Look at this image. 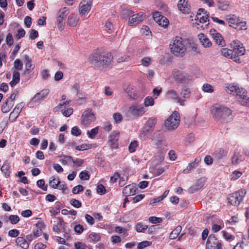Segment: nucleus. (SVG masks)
Wrapping results in <instances>:
<instances>
[{
	"label": "nucleus",
	"instance_id": "obj_1",
	"mask_svg": "<svg viewBox=\"0 0 249 249\" xmlns=\"http://www.w3.org/2000/svg\"><path fill=\"white\" fill-rule=\"evenodd\" d=\"M89 59L95 69L101 71L110 68L112 65L113 56L109 52H95L91 54Z\"/></svg>",
	"mask_w": 249,
	"mask_h": 249
},
{
	"label": "nucleus",
	"instance_id": "obj_27",
	"mask_svg": "<svg viewBox=\"0 0 249 249\" xmlns=\"http://www.w3.org/2000/svg\"><path fill=\"white\" fill-rule=\"evenodd\" d=\"M16 242L24 249H27L29 248L28 241L22 237H18L16 240Z\"/></svg>",
	"mask_w": 249,
	"mask_h": 249
},
{
	"label": "nucleus",
	"instance_id": "obj_57",
	"mask_svg": "<svg viewBox=\"0 0 249 249\" xmlns=\"http://www.w3.org/2000/svg\"><path fill=\"white\" fill-rule=\"evenodd\" d=\"M70 204L74 207L76 208H79L81 207V203L76 199H72L70 201Z\"/></svg>",
	"mask_w": 249,
	"mask_h": 249
},
{
	"label": "nucleus",
	"instance_id": "obj_7",
	"mask_svg": "<svg viewBox=\"0 0 249 249\" xmlns=\"http://www.w3.org/2000/svg\"><path fill=\"white\" fill-rule=\"evenodd\" d=\"M231 47L232 48L233 54L234 56V61L235 62L239 61V58H238V56L244 55L246 51L243 44L239 41L235 40L231 43Z\"/></svg>",
	"mask_w": 249,
	"mask_h": 249
},
{
	"label": "nucleus",
	"instance_id": "obj_10",
	"mask_svg": "<svg viewBox=\"0 0 249 249\" xmlns=\"http://www.w3.org/2000/svg\"><path fill=\"white\" fill-rule=\"evenodd\" d=\"M209 17H201L199 19L198 17H195V22H193L194 27L197 29H204L209 24L208 18Z\"/></svg>",
	"mask_w": 249,
	"mask_h": 249
},
{
	"label": "nucleus",
	"instance_id": "obj_20",
	"mask_svg": "<svg viewBox=\"0 0 249 249\" xmlns=\"http://www.w3.org/2000/svg\"><path fill=\"white\" fill-rule=\"evenodd\" d=\"M49 93V89H44L40 92L37 93L33 98L32 101L34 102H38L43 100L48 95Z\"/></svg>",
	"mask_w": 249,
	"mask_h": 249
},
{
	"label": "nucleus",
	"instance_id": "obj_13",
	"mask_svg": "<svg viewBox=\"0 0 249 249\" xmlns=\"http://www.w3.org/2000/svg\"><path fill=\"white\" fill-rule=\"evenodd\" d=\"M91 1L90 0H83L80 4L79 12L82 15L88 14L91 9Z\"/></svg>",
	"mask_w": 249,
	"mask_h": 249
},
{
	"label": "nucleus",
	"instance_id": "obj_31",
	"mask_svg": "<svg viewBox=\"0 0 249 249\" xmlns=\"http://www.w3.org/2000/svg\"><path fill=\"white\" fill-rule=\"evenodd\" d=\"M144 17H135V18H133V17H132L131 18H129L128 24L132 26H136L144 19Z\"/></svg>",
	"mask_w": 249,
	"mask_h": 249
},
{
	"label": "nucleus",
	"instance_id": "obj_51",
	"mask_svg": "<svg viewBox=\"0 0 249 249\" xmlns=\"http://www.w3.org/2000/svg\"><path fill=\"white\" fill-rule=\"evenodd\" d=\"M9 220L12 224H16L19 221V218L18 215H10L8 217Z\"/></svg>",
	"mask_w": 249,
	"mask_h": 249
},
{
	"label": "nucleus",
	"instance_id": "obj_56",
	"mask_svg": "<svg viewBox=\"0 0 249 249\" xmlns=\"http://www.w3.org/2000/svg\"><path fill=\"white\" fill-rule=\"evenodd\" d=\"M23 67V64L20 59H17L14 62V68L17 70H21Z\"/></svg>",
	"mask_w": 249,
	"mask_h": 249
},
{
	"label": "nucleus",
	"instance_id": "obj_35",
	"mask_svg": "<svg viewBox=\"0 0 249 249\" xmlns=\"http://www.w3.org/2000/svg\"><path fill=\"white\" fill-rule=\"evenodd\" d=\"M182 227L178 226L170 234L169 237L171 239H176L181 231Z\"/></svg>",
	"mask_w": 249,
	"mask_h": 249
},
{
	"label": "nucleus",
	"instance_id": "obj_2",
	"mask_svg": "<svg viewBox=\"0 0 249 249\" xmlns=\"http://www.w3.org/2000/svg\"><path fill=\"white\" fill-rule=\"evenodd\" d=\"M211 112L214 119L220 122H229L233 118L232 110L224 105L215 104L212 107Z\"/></svg>",
	"mask_w": 249,
	"mask_h": 249
},
{
	"label": "nucleus",
	"instance_id": "obj_28",
	"mask_svg": "<svg viewBox=\"0 0 249 249\" xmlns=\"http://www.w3.org/2000/svg\"><path fill=\"white\" fill-rule=\"evenodd\" d=\"M199 39L204 47H209L212 45L211 42L204 34L198 35Z\"/></svg>",
	"mask_w": 249,
	"mask_h": 249
},
{
	"label": "nucleus",
	"instance_id": "obj_18",
	"mask_svg": "<svg viewBox=\"0 0 249 249\" xmlns=\"http://www.w3.org/2000/svg\"><path fill=\"white\" fill-rule=\"evenodd\" d=\"M178 9L184 14H188L190 12V6L187 0H179L178 3Z\"/></svg>",
	"mask_w": 249,
	"mask_h": 249
},
{
	"label": "nucleus",
	"instance_id": "obj_3",
	"mask_svg": "<svg viewBox=\"0 0 249 249\" xmlns=\"http://www.w3.org/2000/svg\"><path fill=\"white\" fill-rule=\"evenodd\" d=\"M225 90L229 93L236 95L237 99L243 106L249 107V97L247 91L238 86L229 85L225 87Z\"/></svg>",
	"mask_w": 249,
	"mask_h": 249
},
{
	"label": "nucleus",
	"instance_id": "obj_5",
	"mask_svg": "<svg viewBox=\"0 0 249 249\" xmlns=\"http://www.w3.org/2000/svg\"><path fill=\"white\" fill-rule=\"evenodd\" d=\"M180 117L177 111H174L165 121V126L169 130L176 129L179 124Z\"/></svg>",
	"mask_w": 249,
	"mask_h": 249
},
{
	"label": "nucleus",
	"instance_id": "obj_53",
	"mask_svg": "<svg viewBox=\"0 0 249 249\" xmlns=\"http://www.w3.org/2000/svg\"><path fill=\"white\" fill-rule=\"evenodd\" d=\"M71 133L74 136H78L81 135V131L77 126H75L71 128Z\"/></svg>",
	"mask_w": 249,
	"mask_h": 249
},
{
	"label": "nucleus",
	"instance_id": "obj_33",
	"mask_svg": "<svg viewBox=\"0 0 249 249\" xmlns=\"http://www.w3.org/2000/svg\"><path fill=\"white\" fill-rule=\"evenodd\" d=\"M24 57L26 61L25 64L26 70L24 72H26L27 71L29 73L32 70L34 69V66H33V65L32 64V60L28 55H26Z\"/></svg>",
	"mask_w": 249,
	"mask_h": 249
},
{
	"label": "nucleus",
	"instance_id": "obj_46",
	"mask_svg": "<svg viewBox=\"0 0 249 249\" xmlns=\"http://www.w3.org/2000/svg\"><path fill=\"white\" fill-rule=\"evenodd\" d=\"M202 90L205 92L211 93L213 91V86L209 84L205 83L202 87Z\"/></svg>",
	"mask_w": 249,
	"mask_h": 249
},
{
	"label": "nucleus",
	"instance_id": "obj_8",
	"mask_svg": "<svg viewBox=\"0 0 249 249\" xmlns=\"http://www.w3.org/2000/svg\"><path fill=\"white\" fill-rule=\"evenodd\" d=\"M175 81L179 83L188 84L193 80V76L188 73L178 71L174 74Z\"/></svg>",
	"mask_w": 249,
	"mask_h": 249
},
{
	"label": "nucleus",
	"instance_id": "obj_61",
	"mask_svg": "<svg viewBox=\"0 0 249 249\" xmlns=\"http://www.w3.org/2000/svg\"><path fill=\"white\" fill-rule=\"evenodd\" d=\"M69 13L70 11L68 8L63 7L59 10L58 16H67Z\"/></svg>",
	"mask_w": 249,
	"mask_h": 249
},
{
	"label": "nucleus",
	"instance_id": "obj_25",
	"mask_svg": "<svg viewBox=\"0 0 249 249\" xmlns=\"http://www.w3.org/2000/svg\"><path fill=\"white\" fill-rule=\"evenodd\" d=\"M12 80L10 82L9 84L11 87H14L20 80V73L17 71H14L13 72Z\"/></svg>",
	"mask_w": 249,
	"mask_h": 249
},
{
	"label": "nucleus",
	"instance_id": "obj_49",
	"mask_svg": "<svg viewBox=\"0 0 249 249\" xmlns=\"http://www.w3.org/2000/svg\"><path fill=\"white\" fill-rule=\"evenodd\" d=\"M154 103V99L152 97L148 96L144 100V104L146 107L153 106Z\"/></svg>",
	"mask_w": 249,
	"mask_h": 249
},
{
	"label": "nucleus",
	"instance_id": "obj_38",
	"mask_svg": "<svg viewBox=\"0 0 249 249\" xmlns=\"http://www.w3.org/2000/svg\"><path fill=\"white\" fill-rule=\"evenodd\" d=\"M79 21V18L77 17H69L68 19V24L69 26H75Z\"/></svg>",
	"mask_w": 249,
	"mask_h": 249
},
{
	"label": "nucleus",
	"instance_id": "obj_50",
	"mask_svg": "<svg viewBox=\"0 0 249 249\" xmlns=\"http://www.w3.org/2000/svg\"><path fill=\"white\" fill-rule=\"evenodd\" d=\"M37 186L43 191H47V186L45 185V181L43 179H39L36 182Z\"/></svg>",
	"mask_w": 249,
	"mask_h": 249
},
{
	"label": "nucleus",
	"instance_id": "obj_19",
	"mask_svg": "<svg viewBox=\"0 0 249 249\" xmlns=\"http://www.w3.org/2000/svg\"><path fill=\"white\" fill-rule=\"evenodd\" d=\"M154 20L158 25L164 28L169 24V19L166 17H152Z\"/></svg>",
	"mask_w": 249,
	"mask_h": 249
},
{
	"label": "nucleus",
	"instance_id": "obj_17",
	"mask_svg": "<svg viewBox=\"0 0 249 249\" xmlns=\"http://www.w3.org/2000/svg\"><path fill=\"white\" fill-rule=\"evenodd\" d=\"M119 138V132L118 131H113L108 137V141L110 143V146L112 148H117L118 147V141Z\"/></svg>",
	"mask_w": 249,
	"mask_h": 249
},
{
	"label": "nucleus",
	"instance_id": "obj_32",
	"mask_svg": "<svg viewBox=\"0 0 249 249\" xmlns=\"http://www.w3.org/2000/svg\"><path fill=\"white\" fill-rule=\"evenodd\" d=\"M221 54L225 57L234 59L232 49H228L227 48H223L221 50Z\"/></svg>",
	"mask_w": 249,
	"mask_h": 249
},
{
	"label": "nucleus",
	"instance_id": "obj_40",
	"mask_svg": "<svg viewBox=\"0 0 249 249\" xmlns=\"http://www.w3.org/2000/svg\"><path fill=\"white\" fill-rule=\"evenodd\" d=\"M243 158L241 156L234 154L231 158V162L233 164H239L242 161Z\"/></svg>",
	"mask_w": 249,
	"mask_h": 249
},
{
	"label": "nucleus",
	"instance_id": "obj_11",
	"mask_svg": "<svg viewBox=\"0 0 249 249\" xmlns=\"http://www.w3.org/2000/svg\"><path fill=\"white\" fill-rule=\"evenodd\" d=\"M228 21L229 26L236 29L242 30L246 24L245 22L240 21L237 17H231Z\"/></svg>",
	"mask_w": 249,
	"mask_h": 249
},
{
	"label": "nucleus",
	"instance_id": "obj_15",
	"mask_svg": "<svg viewBox=\"0 0 249 249\" xmlns=\"http://www.w3.org/2000/svg\"><path fill=\"white\" fill-rule=\"evenodd\" d=\"M166 97L174 100L176 102L180 104V105H184V100L181 99L179 96L176 91L174 89H170L166 93Z\"/></svg>",
	"mask_w": 249,
	"mask_h": 249
},
{
	"label": "nucleus",
	"instance_id": "obj_4",
	"mask_svg": "<svg viewBox=\"0 0 249 249\" xmlns=\"http://www.w3.org/2000/svg\"><path fill=\"white\" fill-rule=\"evenodd\" d=\"M171 52L178 56H182L186 52V48L182 43L181 37L176 36L170 44Z\"/></svg>",
	"mask_w": 249,
	"mask_h": 249
},
{
	"label": "nucleus",
	"instance_id": "obj_43",
	"mask_svg": "<svg viewBox=\"0 0 249 249\" xmlns=\"http://www.w3.org/2000/svg\"><path fill=\"white\" fill-rule=\"evenodd\" d=\"M73 159L71 156H64L63 158L60 160V162L63 165H66L72 162Z\"/></svg>",
	"mask_w": 249,
	"mask_h": 249
},
{
	"label": "nucleus",
	"instance_id": "obj_29",
	"mask_svg": "<svg viewBox=\"0 0 249 249\" xmlns=\"http://www.w3.org/2000/svg\"><path fill=\"white\" fill-rule=\"evenodd\" d=\"M14 103L12 101L9 102V99H7L6 101L3 103L1 106V111L3 113L8 112L13 107Z\"/></svg>",
	"mask_w": 249,
	"mask_h": 249
},
{
	"label": "nucleus",
	"instance_id": "obj_45",
	"mask_svg": "<svg viewBox=\"0 0 249 249\" xmlns=\"http://www.w3.org/2000/svg\"><path fill=\"white\" fill-rule=\"evenodd\" d=\"M62 114L65 117H69L73 112V109L71 107H69L67 109L65 108L60 109Z\"/></svg>",
	"mask_w": 249,
	"mask_h": 249
},
{
	"label": "nucleus",
	"instance_id": "obj_34",
	"mask_svg": "<svg viewBox=\"0 0 249 249\" xmlns=\"http://www.w3.org/2000/svg\"><path fill=\"white\" fill-rule=\"evenodd\" d=\"M227 151L222 148H220L214 152V156L217 159H221L226 156Z\"/></svg>",
	"mask_w": 249,
	"mask_h": 249
},
{
	"label": "nucleus",
	"instance_id": "obj_63",
	"mask_svg": "<svg viewBox=\"0 0 249 249\" xmlns=\"http://www.w3.org/2000/svg\"><path fill=\"white\" fill-rule=\"evenodd\" d=\"M190 90L188 89L183 90L180 93V95L185 99L189 98L190 97Z\"/></svg>",
	"mask_w": 249,
	"mask_h": 249
},
{
	"label": "nucleus",
	"instance_id": "obj_58",
	"mask_svg": "<svg viewBox=\"0 0 249 249\" xmlns=\"http://www.w3.org/2000/svg\"><path fill=\"white\" fill-rule=\"evenodd\" d=\"M91 145L89 144H82L79 146H76L75 149L77 150H86L90 148Z\"/></svg>",
	"mask_w": 249,
	"mask_h": 249
},
{
	"label": "nucleus",
	"instance_id": "obj_52",
	"mask_svg": "<svg viewBox=\"0 0 249 249\" xmlns=\"http://www.w3.org/2000/svg\"><path fill=\"white\" fill-rule=\"evenodd\" d=\"M137 146H138L137 141H133V142H132L130 143V144L128 147L129 152L130 153H132V152H134V151H135L136 148L137 147Z\"/></svg>",
	"mask_w": 249,
	"mask_h": 249
},
{
	"label": "nucleus",
	"instance_id": "obj_9",
	"mask_svg": "<svg viewBox=\"0 0 249 249\" xmlns=\"http://www.w3.org/2000/svg\"><path fill=\"white\" fill-rule=\"evenodd\" d=\"M206 249H222L221 243L213 234L209 236Z\"/></svg>",
	"mask_w": 249,
	"mask_h": 249
},
{
	"label": "nucleus",
	"instance_id": "obj_37",
	"mask_svg": "<svg viewBox=\"0 0 249 249\" xmlns=\"http://www.w3.org/2000/svg\"><path fill=\"white\" fill-rule=\"evenodd\" d=\"M65 17H57V26L60 30H62L64 29L65 24Z\"/></svg>",
	"mask_w": 249,
	"mask_h": 249
},
{
	"label": "nucleus",
	"instance_id": "obj_21",
	"mask_svg": "<svg viewBox=\"0 0 249 249\" xmlns=\"http://www.w3.org/2000/svg\"><path fill=\"white\" fill-rule=\"evenodd\" d=\"M137 188L133 184H130L125 186L123 191V194L124 196H133L136 194Z\"/></svg>",
	"mask_w": 249,
	"mask_h": 249
},
{
	"label": "nucleus",
	"instance_id": "obj_47",
	"mask_svg": "<svg viewBox=\"0 0 249 249\" xmlns=\"http://www.w3.org/2000/svg\"><path fill=\"white\" fill-rule=\"evenodd\" d=\"M123 16H143V14L142 13H136L133 14V12L131 10H124L122 14Z\"/></svg>",
	"mask_w": 249,
	"mask_h": 249
},
{
	"label": "nucleus",
	"instance_id": "obj_23",
	"mask_svg": "<svg viewBox=\"0 0 249 249\" xmlns=\"http://www.w3.org/2000/svg\"><path fill=\"white\" fill-rule=\"evenodd\" d=\"M154 130V128L146 126V124L144 129L141 131L140 136L142 139L146 140L149 137V135Z\"/></svg>",
	"mask_w": 249,
	"mask_h": 249
},
{
	"label": "nucleus",
	"instance_id": "obj_42",
	"mask_svg": "<svg viewBox=\"0 0 249 249\" xmlns=\"http://www.w3.org/2000/svg\"><path fill=\"white\" fill-rule=\"evenodd\" d=\"M56 219L57 224L53 226V231L57 232L60 230L59 226H62L64 221L62 218L60 217H57L56 218Z\"/></svg>",
	"mask_w": 249,
	"mask_h": 249
},
{
	"label": "nucleus",
	"instance_id": "obj_6",
	"mask_svg": "<svg viewBox=\"0 0 249 249\" xmlns=\"http://www.w3.org/2000/svg\"><path fill=\"white\" fill-rule=\"evenodd\" d=\"M246 194L245 190H240L229 195V202L233 206H239Z\"/></svg>",
	"mask_w": 249,
	"mask_h": 249
},
{
	"label": "nucleus",
	"instance_id": "obj_26",
	"mask_svg": "<svg viewBox=\"0 0 249 249\" xmlns=\"http://www.w3.org/2000/svg\"><path fill=\"white\" fill-rule=\"evenodd\" d=\"M213 39L215 43L221 47H223L225 45V41L223 38L219 33H216L213 34Z\"/></svg>",
	"mask_w": 249,
	"mask_h": 249
},
{
	"label": "nucleus",
	"instance_id": "obj_24",
	"mask_svg": "<svg viewBox=\"0 0 249 249\" xmlns=\"http://www.w3.org/2000/svg\"><path fill=\"white\" fill-rule=\"evenodd\" d=\"M125 91L131 98L136 99L138 98V92L132 86H129L125 89Z\"/></svg>",
	"mask_w": 249,
	"mask_h": 249
},
{
	"label": "nucleus",
	"instance_id": "obj_55",
	"mask_svg": "<svg viewBox=\"0 0 249 249\" xmlns=\"http://www.w3.org/2000/svg\"><path fill=\"white\" fill-rule=\"evenodd\" d=\"M142 32L144 36H147L148 37L151 36V32L147 26H142Z\"/></svg>",
	"mask_w": 249,
	"mask_h": 249
},
{
	"label": "nucleus",
	"instance_id": "obj_14",
	"mask_svg": "<svg viewBox=\"0 0 249 249\" xmlns=\"http://www.w3.org/2000/svg\"><path fill=\"white\" fill-rule=\"evenodd\" d=\"M23 107V103H20L17 105L12 112L10 114L9 120L10 121L14 122L19 115L22 108Z\"/></svg>",
	"mask_w": 249,
	"mask_h": 249
},
{
	"label": "nucleus",
	"instance_id": "obj_54",
	"mask_svg": "<svg viewBox=\"0 0 249 249\" xmlns=\"http://www.w3.org/2000/svg\"><path fill=\"white\" fill-rule=\"evenodd\" d=\"M98 128L96 127L92 129L90 131H88L87 132L88 136L91 139L94 138L96 135L98 133Z\"/></svg>",
	"mask_w": 249,
	"mask_h": 249
},
{
	"label": "nucleus",
	"instance_id": "obj_39",
	"mask_svg": "<svg viewBox=\"0 0 249 249\" xmlns=\"http://www.w3.org/2000/svg\"><path fill=\"white\" fill-rule=\"evenodd\" d=\"M217 6L221 10H227L229 7V4L226 1H219L217 2Z\"/></svg>",
	"mask_w": 249,
	"mask_h": 249
},
{
	"label": "nucleus",
	"instance_id": "obj_60",
	"mask_svg": "<svg viewBox=\"0 0 249 249\" xmlns=\"http://www.w3.org/2000/svg\"><path fill=\"white\" fill-rule=\"evenodd\" d=\"M79 178L81 180H87L89 178V175L87 171H82L79 174Z\"/></svg>",
	"mask_w": 249,
	"mask_h": 249
},
{
	"label": "nucleus",
	"instance_id": "obj_30",
	"mask_svg": "<svg viewBox=\"0 0 249 249\" xmlns=\"http://www.w3.org/2000/svg\"><path fill=\"white\" fill-rule=\"evenodd\" d=\"M10 163L7 160L5 161L1 168V171L6 178L10 176Z\"/></svg>",
	"mask_w": 249,
	"mask_h": 249
},
{
	"label": "nucleus",
	"instance_id": "obj_16",
	"mask_svg": "<svg viewBox=\"0 0 249 249\" xmlns=\"http://www.w3.org/2000/svg\"><path fill=\"white\" fill-rule=\"evenodd\" d=\"M205 179L204 178H200L196 180L195 184L188 189V192L193 194L200 189L204 185Z\"/></svg>",
	"mask_w": 249,
	"mask_h": 249
},
{
	"label": "nucleus",
	"instance_id": "obj_59",
	"mask_svg": "<svg viewBox=\"0 0 249 249\" xmlns=\"http://www.w3.org/2000/svg\"><path fill=\"white\" fill-rule=\"evenodd\" d=\"M84 190V187L81 185H78L73 188L72 192L74 194H77Z\"/></svg>",
	"mask_w": 249,
	"mask_h": 249
},
{
	"label": "nucleus",
	"instance_id": "obj_22",
	"mask_svg": "<svg viewBox=\"0 0 249 249\" xmlns=\"http://www.w3.org/2000/svg\"><path fill=\"white\" fill-rule=\"evenodd\" d=\"M131 114L133 116L138 117L142 116L145 112V108L143 107L133 106L130 107Z\"/></svg>",
	"mask_w": 249,
	"mask_h": 249
},
{
	"label": "nucleus",
	"instance_id": "obj_64",
	"mask_svg": "<svg viewBox=\"0 0 249 249\" xmlns=\"http://www.w3.org/2000/svg\"><path fill=\"white\" fill-rule=\"evenodd\" d=\"M74 247L76 249H86L87 247L85 244L80 242L74 243Z\"/></svg>",
	"mask_w": 249,
	"mask_h": 249
},
{
	"label": "nucleus",
	"instance_id": "obj_48",
	"mask_svg": "<svg viewBox=\"0 0 249 249\" xmlns=\"http://www.w3.org/2000/svg\"><path fill=\"white\" fill-rule=\"evenodd\" d=\"M157 123V119L155 118H150L146 123V126L153 128Z\"/></svg>",
	"mask_w": 249,
	"mask_h": 249
},
{
	"label": "nucleus",
	"instance_id": "obj_62",
	"mask_svg": "<svg viewBox=\"0 0 249 249\" xmlns=\"http://www.w3.org/2000/svg\"><path fill=\"white\" fill-rule=\"evenodd\" d=\"M113 117L115 123H120L123 119L122 115L119 113H115L113 115Z\"/></svg>",
	"mask_w": 249,
	"mask_h": 249
},
{
	"label": "nucleus",
	"instance_id": "obj_36",
	"mask_svg": "<svg viewBox=\"0 0 249 249\" xmlns=\"http://www.w3.org/2000/svg\"><path fill=\"white\" fill-rule=\"evenodd\" d=\"M60 183V182L58 178H55L54 177H52L50 178L49 185L53 188H58Z\"/></svg>",
	"mask_w": 249,
	"mask_h": 249
},
{
	"label": "nucleus",
	"instance_id": "obj_44",
	"mask_svg": "<svg viewBox=\"0 0 249 249\" xmlns=\"http://www.w3.org/2000/svg\"><path fill=\"white\" fill-rule=\"evenodd\" d=\"M147 226L143 225L142 223H138L136 225L135 229L137 232H144V231L147 229Z\"/></svg>",
	"mask_w": 249,
	"mask_h": 249
},
{
	"label": "nucleus",
	"instance_id": "obj_12",
	"mask_svg": "<svg viewBox=\"0 0 249 249\" xmlns=\"http://www.w3.org/2000/svg\"><path fill=\"white\" fill-rule=\"evenodd\" d=\"M82 123L85 125L90 124L95 119L94 114L91 110L84 111L82 114Z\"/></svg>",
	"mask_w": 249,
	"mask_h": 249
},
{
	"label": "nucleus",
	"instance_id": "obj_41",
	"mask_svg": "<svg viewBox=\"0 0 249 249\" xmlns=\"http://www.w3.org/2000/svg\"><path fill=\"white\" fill-rule=\"evenodd\" d=\"M89 239L90 242H95L98 241L100 240V236L98 233L92 232L89 234Z\"/></svg>",
	"mask_w": 249,
	"mask_h": 249
}]
</instances>
